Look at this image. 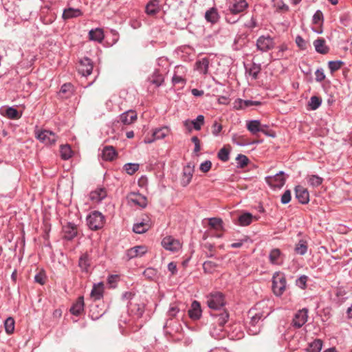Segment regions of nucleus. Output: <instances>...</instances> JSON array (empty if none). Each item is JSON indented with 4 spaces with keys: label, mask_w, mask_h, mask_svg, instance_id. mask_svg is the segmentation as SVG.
Wrapping results in <instances>:
<instances>
[{
    "label": "nucleus",
    "mask_w": 352,
    "mask_h": 352,
    "mask_svg": "<svg viewBox=\"0 0 352 352\" xmlns=\"http://www.w3.org/2000/svg\"><path fill=\"white\" fill-rule=\"evenodd\" d=\"M272 309L267 305V302L260 301L254 307L248 311V318L250 319L247 324V331L250 335H258L261 329L262 322L270 316Z\"/></svg>",
    "instance_id": "nucleus-1"
},
{
    "label": "nucleus",
    "mask_w": 352,
    "mask_h": 352,
    "mask_svg": "<svg viewBox=\"0 0 352 352\" xmlns=\"http://www.w3.org/2000/svg\"><path fill=\"white\" fill-rule=\"evenodd\" d=\"M219 327H214L210 331V333L214 339L220 340L226 336L225 324L229 318V314L226 311L220 312L219 314H213Z\"/></svg>",
    "instance_id": "nucleus-2"
},
{
    "label": "nucleus",
    "mask_w": 352,
    "mask_h": 352,
    "mask_svg": "<svg viewBox=\"0 0 352 352\" xmlns=\"http://www.w3.org/2000/svg\"><path fill=\"white\" fill-rule=\"evenodd\" d=\"M272 289L274 294L277 297H280L287 287V280L285 274L280 272H276L272 276Z\"/></svg>",
    "instance_id": "nucleus-3"
},
{
    "label": "nucleus",
    "mask_w": 352,
    "mask_h": 352,
    "mask_svg": "<svg viewBox=\"0 0 352 352\" xmlns=\"http://www.w3.org/2000/svg\"><path fill=\"white\" fill-rule=\"evenodd\" d=\"M206 302L210 309L221 310L226 305V299L221 292H214L206 296Z\"/></svg>",
    "instance_id": "nucleus-4"
},
{
    "label": "nucleus",
    "mask_w": 352,
    "mask_h": 352,
    "mask_svg": "<svg viewBox=\"0 0 352 352\" xmlns=\"http://www.w3.org/2000/svg\"><path fill=\"white\" fill-rule=\"evenodd\" d=\"M87 221L90 229L96 230L102 228L104 223V218L100 212L94 211L88 216Z\"/></svg>",
    "instance_id": "nucleus-5"
},
{
    "label": "nucleus",
    "mask_w": 352,
    "mask_h": 352,
    "mask_svg": "<svg viewBox=\"0 0 352 352\" xmlns=\"http://www.w3.org/2000/svg\"><path fill=\"white\" fill-rule=\"evenodd\" d=\"M256 49L261 52H267L275 46L274 38L269 35L259 36L256 42Z\"/></svg>",
    "instance_id": "nucleus-6"
},
{
    "label": "nucleus",
    "mask_w": 352,
    "mask_h": 352,
    "mask_svg": "<svg viewBox=\"0 0 352 352\" xmlns=\"http://www.w3.org/2000/svg\"><path fill=\"white\" fill-rule=\"evenodd\" d=\"M225 331L226 336L232 340H238L244 337V332L239 324L235 323L232 325L226 326Z\"/></svg>",
    "instance_id": "nucleus-7"
},
{
    "label": "nucleus",
    "mask_w": 352,
    "mask_h": 352,
    "mask_svg": "<svg viewBox=\"0 0 352 352\" xmlns=\"http://www.w3.org/2000/svg\"><path fill=\"white\" fill-rule=\"evenodd\" d=\"M267 125H261V122L258 120H252L247 123V129L252 133L256 134L258 132H262L265 135L274 138L276 137V133L272 132V133H270L265 131L264 128H267Z\"/></svg>",
    "instance_id": "nucleus-8"
},
{
    "label": "nucleus",
    "mask_w": 352,
    "mask_h": 352,
    "mask_svg": "<svg viewBox=\"0 0 352 352\" xmlns=\"http://www.w3.org/2000/svg\"><path fill=\"white\" fill-rule=\"evenodd\" d=\"M284 175L285 173L283 171H279L273 176H267L265 182L274 189L281 188L285 183Z\"/></svg>",
    "instance_id": "nucleus-9"
},
{
    "label": "nucleus",
    "mask_w": 352,
    "mask_h": 352,
    "mask_svg": "<svg viewBox=\"0 0 352 352\" xmlns=\"http://www.w3.org/2000/svg\"><path fill=\"white\" fill-rule=\"evenodd\" d=\"M36 138L46 145H53L56 143L57 135L48 130H42L36 133Z\"/></svg>",
    "instance_id": "nucleus-10"
},
{
    "label": "nucleus",
    "mask_w": 352,
    "mask_h": 352,
    "mask_svg": "<svg viewBox=\"0 0 352 352\" xmlns=\"http://www.w3.org/2000/svg\"><path fill=\"white\" fill-rule=\"evenodd\" d=\"M307 318L308 310L306 308H303L295 314L292 325L296 329H299L307 322Z\"/></svg>",
    "instance_id": "nucleus-11"
},
{
    "label": "nucleus",
    "mask_w": 352,
    "mask_h": 352,
    "mask_svg": "<svg viewBox=\"0 0 352 352\" xmlns=\"http://www.w3.org/2000/svg\"><path fill=\"white\" fill-rule=\"evenodd\" d=\"M162 245L166 250L173 252H177L182 248L180 241L170 236L164 237L162 241Z\"/></svg>",
    "instance_id": "nucleus-12"
},
{
    "label": "nucleus",
    "mask_w": 352,
    "mask_h": 352,
    "mask_svg": "<svg viewBox=\"0 0 352 352\" xmlns=\"http://www.w3.org/2000/svg\"><path fill=\"white\" fill-rule=\"evenodd\" d=\"M248 8L245 0H234L228 6V11L231 14H237L243 12Z\"/></svg>",
    "instance_id": "nucleus-13"
},
{
    "label": "nucleus",
    "mask_w": 352,
    "mask_h": 352,
    "mask_svg": "<svg viewBox=\"0 0 352 352\" xmlns=\"http://www.w3.org/2000/svg\"><path fill=\"white\" fill-rule=\"evenodd\" d=\"M129 203L141 208H145L147 205V199L140 193L131 192L127 196Z\"/></svg>",
    "instance_id": "nucleus-14"
},
{
    "label": "nucleus",
    "mask_w": 352,
    "mask_h": 352,
    "mask_svg": "<svg viewBox=\"0 0 352 352\" xmlns=\"http://www.w3.org/2000/svg\"><path fill=\"white\" fill-rule=\"evenodd\" d=\"M295 197L298 201L302 204H307L309 201V193L307 189L302 186H296L295 187Z\"/></svg>",
    "instance_id": "nucleus-15"
},
{
    "label": "nucleus",
    "mask_w": 352,
    "mask_h": 352,
    "mask_svg": "<svg viewBox=\"0 0 352 352\" xmlns=\"http://www.w3.org/2000/svg\"><path fill=\"white\" fill-rule=\"evenodd\" d=\"M92 69L93 65L89 58H84L80 61L78 70L82 76H86L91 74Z\"/></svg>",
    "instance_id": "nucleus-16"
},
{
    "label": "nucleus",
    "mask_w": 352,
    "mask_h": 352,
    "mask_svg": "<svg viewBox=\"0 0 352 352\" xmlns=\"http://www.w3.org/2000/svg\"><path fill=\"white\" fill-rule=\"evenodd\" d=\"M284 254L280 249L274 248L269 254V261L272 265H281L284 260Z\"/></svg>",
    "instance_id": "nucleus-17"
},
{
    "label": "nucleus",
    "mask_w": 352,
    "mask_h": 352,
    "mask_svg": "<svg viewBox=\"0 0 352 352\" xmlns=\"http://www.w3.org/2000/svg\"><path fill=\"white\" fill-rule=\"evenodd\" d=\"M169 133V129L168 127H162V128H160V129H156L153 132V138H145L144 139V142L145 143H151L153 142L154 140H160V139H162L164 138H165L166 136L168 135V134Z\"/></svg>",
    "instance_id": "nucleus-18"
},
{
    "label": "nucleus",
    "mask_w": 352,
    "mask_h": 352,
    "mask_svg": "<svg viewBox=\"0 0 352 352\" xmlns=\"http://www.w3.org/2000/svg\"><path fill=\"white\" fill-rule=\"evenodd\" d=\"M201 224L204 227L208 226V227L215 230H221L223 229V223L221 219L213 217L203 219Z\"/></svg>",
    "instance_id": "nucleus-19"
},
{
    "label": "nucleus",
    "mask_w": 352,
    "mask_h": 352,
    "mask_svg": "<svg viewBox=\"0 0 352 352\" xmlns=\"http://www.w3.org/2000/svg\"><path fill=\"white\" fill-rule=\"evenodd\" d=\"M258 219L257 217L252 215L250 212H245L239 215L238 222L241 226H248Z\"/></svg>",
    "instance_id": "nucleus-20"
},
{
    "label": "nucleus",
    "mask_w": 352,
    "mask_h": 352,
    "mask_svg": "<svg viewBox=\"0 0 352 352\" xmlns=\"http://www.w3.org/2000/svg\"><path fill=\"white\" fill-rule=\"evenodd\" d=\"M313 45L316 52L320 54H327L329 52V47L326 45L324 38L319 37L316 39Z\"/></svg>",
    "instance_id": "nucleus-21"
},
{
    "label": "nucleus",
    "mask_w": 352,
    "mask_h": 352,
    "mask_svg": "<svg viewBox=\"0 0 352 352\" xmlns=\"http://www.w3.org/2000/svg\"><path fill=\"white\" fill-rule=\"evenodd\" d=\"M195 166H190L188 165L184 168L182 173V177L181 179V184L185 186L189 184L191 180L192 173L194 171Z\"/></svg>",
    "instance_id": "nucleus-22"
},
{
    "label": "nucleus",
    "mask_w": 352,
    "mask_h": 352,
    "mask_svg": "<svg viewBox=\"0 0 352 352\" xmlns=\"http://www.w3.org/2000/svg\"><path fill=\"white\" fill-rule=\"evenodd\" d=\"M147 252V248L145 246L139 245L135 246L127 251V256L129 258H133L138 256H142Z\"/></svg>",
    "instance_id": "nucleus-23"
},
{
    "label": "nucleus",
    "mask_w": 352,
    "mask_h": 352,
    "mask_svg": "<svg viewBox=\"0 0 352 352\" xmlns=\"http://www.w3.org/2000/svg\"><path fill=\"white\" fill-rule=\"evenodd\" d=\"M120 121L125 125H129L137 120V113L133 111H128L120 115Z\"/></svg>",
    "instance_id": "nucleus-24"
},
{
    "label": "nucleus",
    "mask_w": 352,
    "mask_h": 352,
    "mask_svg": "<svg viewBox=\"0 0 352 352\" xmlns=\"http://www.w3.org/2000/svg\"><path fill=\"white\" fill-rule=\"evenodd\" d=\"M204 17L207 22L214 24L218 22L219 14L217 8H211L206 12Z\"/></svg>",
    "instance_id": "nucleus-25"
},
{
    "label": "nucleus",
    "mask_w": 352,
    "mask_h": 352,
    "mask_svg": "<svg viewBox=\"0 0 352 352\" xmlns=\"http://www.w3.org/2000/svg\"><path fill=\"white\" fill-rule=\"evenodd\" d=\"M158 0H153L148 2L146 6V13L149 16H154L160 12Z\"/></svg>",
    "instance_id": "nucleus-26"
},
{
    "label": "nucleus",
    "mask_w": 352,
    "mask_h": 352,
    "mask_svg": "<svg viewBox=\"0 0 352 352\" xmlns=\"http://www.w3.org/2000/svg\"><path fill=\"white\" fill-rule=\"evenodd\" d=\"M107 196V192L104 188H99L96 189L95 190L91 192L90 193V199L98 203L102 200L104 197Z\"/></svg>",
    "instance_id": "nucleus-27"
},
{
    "label": "nucleus",
    "mask_w": 352,
    "mask_h": 352,
    "mask_svg": "<svg viewBox=\"0 0 352 352\" xmlns=\"http://www.w3.org/2000/svg\"><path fill=\"white\" fill-rule=\"evenodd\" d=\"M84 310V298L82 296L78 298L76 302L70 309V311L75 316H79Z\"/></svg>",
    "instance_id": "nucleus-28"
},
{
    "label": "nucleus",
    "mask_w": 352,
    "mask_h": 352,
    "mask_svg": "<svg viewBox=\"0 0 352 352\" xmlns=\"http://www.w3.org/2000/svg\"><path fill=\"white\" fill-rule=\"evenodd\" d=\"M306 179L308 184L313 188H316L320 186L324 180L322 177L318 175H308L306 177Z\"/></svg>",
    "instance_id": "nucleus-29"
},
{
    "label": "nucleus",
    "mask_w": 352,
    "mask_h": 352,
    "mask_svg": "<svg viewBox=\"0 0 352 352\" xmlns=\"http://www.w3.org/2000/svg\"><path fill=\"white\" fill-rule=\"evenodd\" d=\"M65 238L71 240L77 234V228L75 225L69 223L64 227Z\"/></svg>",
    "instance_id": "nucleus-30"
},
{
    "label": "nucleus",
    "mask_w": 352,
    "mask_h": 352,
    "mask_svg": "<svg viewBox=\"0 0 352 352\" xmlns=\"http://www.w3.org/2000/svg\"><path fill=\"white\" fill-rule=\"evenodd\" d=\"M116 155V151L113 146H105L102 150V157L104 160L111 161Z\"/></svg>",
    "instance_id": "nucleus-31"
},
{
    "label": "nucleus",
    "mask_w": 352,
    "mask_h": 352,
    "mask_svg": "<svg viewBox=\"0 0 352 352\" xmlns=\"http://www.w3.org/2000/svg\"><path fill=\"white\" fill-rule=\"evenodd\" d=\"M322 102V100L320 97L316 96H311L308 102L307 109L311 111H315L321 106Z\"/></svg>",
    "instance_id": "nucleus-32"
},
{
    "label": "nucleus",
    "mask_w": 352,
    "mask_h": 352,
    "mask_svg": "<svg viewBox=\"0 0 352 352\" xmlns=\"http://www.w3.org/2000/svg\"><path fill=\"white\" fill-rule=\"evenodd\" d=\"M89 37L90 40L102 42L104 38V33L102 29L96 28L91 30L89 32Z\"/></svg>",
    "instance_id": "nucleus-33"
},
{
    "label": "nucleus",
    "mask_w": 352,
    "mask_h": 352,
    "mask_svg": "<svg viewBox=\"0 0 352 352\" xmlns=\"http://www.w3.org/2000/svg\"><path fill=\"white\" fill-rule=\"evenodd\" d=\"M82 14L81 11L79 9H74L69 8L64 10L63 14V18L64 19H69L74 17H77Z\"/></svg>",
    "instance_id": "nucleus-34"
},
{
    "label": "nucleus",
    "mask_w": 352,
    "mask_h": 352,
    "mask_svg": "<svg viewBox=\"0 0 352 352\" xmlns=\"http://www.w3.org/2000/svg\"><path fill=\"white\" fill-rule=\"evenodd\" d=\"M1 114L10 119H19L21 118V114L16 109L13 107L7 108L5 110V112L1 111Z\"/></svg>",
    "instance_id": "nucleus-35"
},
{
    "label": "nucleus",
    "mask_w": 352,
    "mask_h": 352,
    "mask_svg": "<svg viewBox=\"0 0 352 352\" xmlns=\"http://www.w3.org/2000/svg\"><path fill=\"white\" fill-rule=\"evenodd\" d=\"M322 348V341L320 339H316L309 345L307 352H320Z\"/></svg>",
    "instance_id": "nucleus-36"
},
{
    "label": "nucleus",
    "mask_w": 352,
    "mask_h": 352,
    "mask_svg": "<svg viewBox=\"0 0 352 352\" xmlns=\"http://www.w3.org/2000/svg\"><path fill=\"white\" fill-rule=\"evenodd\" d=\"M148 80L152 84L159 87L163 82L164 78L162 75L159 73L158 70H155L153 75L149 77Z\"/></svg>",
    "instance_id": "nucleus-37"
},
{
    "label": "nucleus",
    "mask_w": 352,
    "mask_h": 352,
    "mask_svg": "<svg viewBox=\"0 0 352 352\" xmlns=\"http://www.w3.org/2000/svg\"><path fill=\"white\" fill-rule=\"evenodd\" d=\"M307 241L300 240L295 246V252L299 255H305L307 252Z\"/></svg>",
    "instance_id": "nucleus-38"
},
{
    "label": "nucleus",
    "mask_w": 352,
    "mask_h": 352,
    "mask_svg": "<svg viewBox=\"0 0 352 352\" xmlns=\"http://www.w3.org/2000/svg\"><path fill=\"white\" fill-rule=\"evenodd\" d=\"M15 322L13 318L8 317L4 322L6 332L10 335L14 333Z\"/></svg>",
    "instance_id": "nucleus-39"
},
{
    "label": "nucleus",
    "mask_w": 352,
    "mask_h": 352,
    "mask_svg": "<svg viewBox=\"0 0 352 352\" xmlns=\"http://www.w3.org/2000/svg\"><path fill=\"white\" fill-rule=\"evenodd\" d=\"M78 265L82 271L88 272V268L90 265V263L87 254H83L80 257Z\"/></svg>",
    "instance_id": "nucleus-40"
},
{
    "label": "nucleus",
    "mask_w": 352,
    "mask_h": 352,
    "mask_svg": "<svg viewBox=\"0 0 352 352\" xmlns=\"http://www.w3.org/2000/svg\"><path fill=\"white\" fill-rule=\"evenodd\" d=\"M209 58L207 56L199 58V74H206L208 71Z\"/></svg>",
    "instance_id": "nucleus-41"
},
{
    "label": "nucleus",
    "mask_w": 352,
    "mask_h": 352,
    "mask_svg": "<svg viewBox=\"0 0 352 352\" xmlns=\"http://www.w3.org/2000/svg\"><path fill=\"white\" fill-rule=\"evenodd\" d=\"M60 153L62 159L65 160L69 159L72 155V151L68 145L60 146Z\"/></svg>",
    "instance_id": "nucleus-42"
},
{
    "label": "nucleus",
    "mask_w": 352,
    "mask_h": 352,
    "mask_svg": "<svg viewBox=\"0 0 352 352\" xmlns=\"http://www.w3.org/2000/svg\"><path fill=\"white\" fill-rule=\"evenodd\" d=\"M73 86L70 83L64 84L60 90L61 97L68 98L72 93Z\"/></svg>",
    "instance_id": "nucleus-43"
},
{
    "label": "nucleus",
    "mask_w": 352,
    "mask_h": 352,
    "mask_svg": "<svg viewBox=\"0 0 352 352\" xmlns=\"http://www.w3.org/2000/svg\"><path fill=\"white\" fill-rule=\"evenodd\" d=\"M344 64L342 60H330L328 62V67L331 74L339 70L341 67Z\"/></svg>",
    "instance_id": "nucleus-44"
},
{
    "label": "nucleus",
    "mask_w": 352,
    "mask_h": 352,
    "mask_svg": "<svg viewBox=\"0 0 352 352\" xmlns=\"http://www.w3.org/2000/svg\"><path fill=\"white\" fill-rule=\"evenodd\" d=\"M236 167L240 168H244L250 162L248 157L243 154H239L236 157Z\"/></svg>",
    "instance_id": "nucleus-45"
},
{
    "label": "nucleus",
    "mask_w": 352,
    "mask_h": 352,
    "mask_svg": "<svg viewBox=\"0 0 352 352\" xmlns=\"http://www.w3.org/2000/svg\"><path fill=\"white\" fill-rule=\"evenodd\" d=\"M150 228V225L147 223H138L134 225L133 231L138 234H142Z\"/></svg>",
    "instance_id": "nucleus-46"
},
{
    "label": "nucleus",
    "mask_w": 352,
    "mask_h": 352,
    "mask_svg": "<svg viewBox=\"0 0 352 352\" xmlns=\"http://www.w3.org/2000/svg\"><path fill=\"white\" fill-rule=\"evenodd\" d=\"M103 292V285L102 283L95 285L91 292V296L95 300L100 299Z\"/></svg>",
    "instance_id": "nucleus-47"
},
{
    "label": "nucleus",
    "mask_w": 352,
    "mask_h": 352,
    "mask_svg": "<svg viewBox=\"0 0 352 352\" xmlns=\"http://www.w3.org/2000/svg\"><path fill=\"white\" fill-rule=\"evenodd\" d=\"M188 316L193 320L198 319V302L197 300L192 302L191 309L188 310Z\"/></svg>",
    "instance_id": "nucleus-48"
},
{
    "label": "nucleus",
    "mask_w": 352,
    "mask_h": 352,
    "mask_svg": "<svg viewBox=\"0 0 352 352\" xmlns=\"http://www.w3.org/2000/svg\"><path fill=\"white\" fill-rule=\"evenodd\" d=\"M218 158L222 162H227L230 159V150L225 146L221 148L217 153Z\"/></svg>",
    "instance_id": "nucleus-49"
},
{
    "label": "nucleus",
    "mask_w": 352,
    "mask_h": 352,
    "mask_svg": "<svg viewBox=\"0 0 352 352\" xmlns=\"http://www.w3.org/2000/svg\"><path fill=\"white\" fill-rule=\"evenodd\" d=\"M184 126H186V130L190 133L192 129L195 130H198V117L194 120L190 121L186 120L184 122Z\"/></svg>",
    "instance_id": "nucleus-50"
},
{
    "label": "nucleus",
    "mask_w": 352,
    "mask_h": 352,
    "mask_svg": "<svg viewBox=\"0 0 352 352\" xmlns=\"http://www.w3.org/2000/svg\"><path fill=\"white\" fill-rule=\"evenodd\" d=\"M323 14L321 10H318L312 17V23L315 25L322 24L323 22Z\"/></svg>",
    "instance_id": "nucleus-51"
},
{
    "label": "nucleus",
    "mask_w": 352,
    "mask_h": 352,
    "mask_svg": "<svg viewBox=\"0 0 352 352\" xmlns=\"http://www.w3.org/2000/svg\"><path fill=\"white\" fill-rule=\"evenodd\" d=\"M308 276L306 275H301L299 278L296 280V285L299 288L303 289L307 287V282Z\"/></svg>",
    "instance_id": "nucleus-52"
},
{
    "label": "nucleus",
    "mask_w": 352,
    "mask_h": 352,
    "mask_svg": "<svg viewBox=\"0 0 352 352\" xmlns=\"http://www.w3.org/2000/svg\"><path fill=\"white\" fill-rule=\"evenodd\" d=\"M124 168L129 175H133L138 170L139 164L135 163L126 164Z\"/></svg>",
    "instance_id": "nucleus-53"
},
{
    "label": "nucleus",
    "mask_w": 352,
    "mask_h": 352,
    "mask_svg": "<svg viewBox=\"0 0 352 352\" xmlns=\"http://www.w3.org/2000/svg\"><path fill=\"white\" fill-rule=\"evenodd\" d=\"M261 71V66L254 63L249 69V74L252 77L253 79L258 78V74Z\"/></svg>",
    "instance_id": "nucleus-54"
},
{
    "label": "nucleus",
    "mask_w": 352,
    "mask_h": 352,
    "mask_svg": "<svg viewBox=\"0 0 352 352\" xmlns=\"http://www.w3.org/2000/svg\"><path fill=\"white\" fill-rule=\"evenodd\" d=\"M216 265L212 261H206L203 263V269L206 273H212Z\"/></svg>",
    "instance_id": "nucleus-55"
},
{
    "label": "nucleus",
    "mask_w": 352,
    "mask_h": 352,
    "mask_svg": "<svg viewBox=\"0 0 352 352\" xmlns=\"http://www.w3.org/2000/svg\"><path fill=\"white\" fill-rule=\"evenodd\" d=\"M295 41L297 46L300 49L303 50L307 49V42L303 39V38L301 36L298 35L296 37Z\"/></svg>",
    "instance_id": "nucleus-56"
},
{
    "label": "nucleus",
    "mask_w": 352,
    "mask_h": 352,
    "mask_svg": "<svg viewBox=\"0 0 352 352\" xmlns=\"http://www.w3.org/2000/svg\"><path fill=\"white\" fill-rule=\"evenodd\" d=\"M212 166V162L210 160H206L199 164V170L204 173H207L210 170Z\"/></svg>",
    "instance_id": "nucleus-57"
},
{
    "label": "nucleus",
    "mask_w": 352,
    "mask_h": 352,
    "mask_svg": "<svg viewBox=\"0 0 352 352\" xmlns=\"http://www.w3.org/2000/svg\"><path fill=\"white\" fill-rule=\"evenodd\" d=\"M292 196H291V191L289 190H287L285 191V192L281 196L280 201L283 204H287L289 203L291 201Z\"/></svg>",
    "instance_id": "nucleus-58"
},
{
    "label": "nucleus",
    "mask_w": 352,
    "mask_h": 352,
    "mask_svg": "<svg viewBox=\"0 0 352 352\" xmlns=\"http://www.w3.org/2000/svg\"><path fill=\"white\" fill-rule=\"evenodd\" d=\"M315 75H316V81L319 82L324 80L326 77V76L324 73V70L322 68L318 69L315 72Z\"/></svg>",
    "instance_id": "nucleus-59"
},
{
    "label": "nucleus",
    "mask_w": 352,
    "mask_h": 352,
    "mask_svg": "<svg viewBox=\"0 0 352 352\" xmlns=\"http://www.w3.org/2000/svg\"><path fill=\"white\" fill-rule=\"evenodd\" d=\"M233 108L237 110L246 108L244 104V100L241 98L236 99L233 103Z\"/></svg>",
    "instance_id": "nucleus-60"
},
{
    "label": "nucleus",
    "mask_w": 352,
    "mask_h": 352,
    "mask_svg": "<svg viewBox=\"0 0 352 352\" xmlns=\"http://www.w3.org/2000/svg\"><path fill=\"white\" fill-rule=\"evenodd\" d=\"M250 238L246 236L243 239L239 240L237 242L232 243L230 247L232 248H239L243 245V243L248 242Z\"/></svg>",
    "instance_id": "nucleus-61"
},
{
    "label": "nucleus",
    "mask_w": 352,
    "mask_h": 352,
    "mask_svg": "<svg viewBox=\"0 0 352 352\" xmlns=\"http://www.w3.org/2000/svg\"><path fill=\"white\" fill-rule=\"evenodd\" d=\"M46 276L43 272H40L34 277L35 281L41 285H44L45 283Z\"/></svg>",
    "instance_id": "nucleus-62"
},
{
    "label": "nucleus",
    "mask_w": 352,
    "mask_h": 352,
    "mask_svg": "<svg viewBox=\"0 0 352 352\" xmlns=\"http://www.w3.org/2000/svg\"><path fill=\"white\" fill-rule=\"evenodd\" d=\"M245 26L251 30L256 28L258 26L256 19L254 16H252L251 19L245 23Z\"/></svg>",
    "instance_id": "nucleus-63"
},
{
    "label": "nucleus",
    "mask_w": 352,
    "mask_h": 352,
    "mask_svg": "<svg viewBox=\"0 0 352 352\" xmlns=\"http://www.w3.org/2000/svg\"><path fill=\"white\" fill-rule=\"evenodd\" d=\"M173 83L176 85L177 84H181L182 86L184 85V79L181 77V76H178L177 75H175L173 77Z\"/></svg>",
    "instance_id": "nucleus-64"
}]
</instances>
